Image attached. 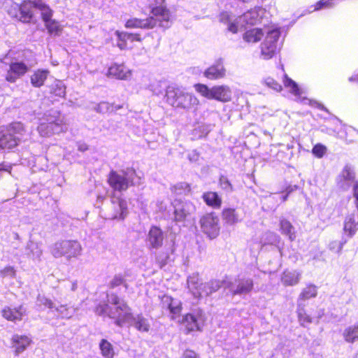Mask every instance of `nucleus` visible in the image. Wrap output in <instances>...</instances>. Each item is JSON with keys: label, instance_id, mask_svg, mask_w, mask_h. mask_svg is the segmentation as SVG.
<instances>
[{"label": "nucleus", "instance_id": "15", "mask_svg": "<svg viewBox=\"0 0 358 358\" xmlns=\"http://www.w3.org/2000/svg\"><path fill=\"white\" fill-rule=\"evenodd\" d=\"M219 219L213 214H206L200 220L201 227L203 233L213 239L216 238L220 232Z\"/></svg>", "mask_w": 358, "mask_h": 358}, {"label": "nucleus", "instance_id": "53", "mask_svg": "<svg viewBox=\"0 0 358 358\" xmlns=\"http://www.w3.org/2000/svg\"><path fill=\"white\" fill-rule=\"evenodd\" d=\"M124 278L122 274H116L110 282L109 286L110 288H115L120 285L124 284Z\"/></svg>", "mask_w": 358, "mask_h": 358}, {"label": "nucleus", "instance_id": "13", "mask_svg": "<svg viewBox=\"0 0 358 358\" xmlns=\"http://www.w3.org/2000/svg\"><path fill=\"white\" fill-rule=\"evenodd\" d=\"M174 208V221L183 222L190 219L196 211L195 206L189 201L175 199L172 203Z\"/></svg>", "mask_w": 358, "mask_h": 358}, {"label": "nucleus", "instance_id": "56", "mask_svg": "<svg viewBox=\"0 0 358 358\" xmlns=\"http://www.w3.org/2000/svg\"><path fill=\"white\" fill-rule=\"evenodd\" d=\"M265 83L268 87L272 88L273 90L277 92H279L282 90V86L271 78H266Z\"/></svg>", "mask_w": 358, "mask_h": 358}, {"label": "nucleus", "instance_id": "58", "mask_svg": "<svg viewBox=\"0 0 358 358\" xmlns=\"http://www.w3.org/2000/svg\"><path fill=\"white\" fill-rule=\"evenodd\" d=\"M11 168V166L8 163H0V178L3 176V173H10Z\"/></svg>", "mask_w": 358, "mask_h": 358}, {"label": "nucleus", "instance_id": "35", "mask_svg": "<svg viewBox=\"0 0 358 358\" xmlns=\"http://www.w3.org/2000/svg\"><path fill=\"white\" fill-rule=\"evenodd\" d=\"M49 71L48 70L38 69L31 76V83L34 87H41L47 79Z\"/></svg>", "mask_w": 358, "mask_h": 358}, {"label": "nucleus", "instance_id": "12", "mask_svg": "<svg viewBox=\"0 0 358 358\" xmlns=\"http://www.w3.org/2000/svg\"><path fill=\"white\" fill-rule=\"evenodd\" d=\"M280 31L275 28L267 32L264 42L261 45V53L264 59H269L275 54L278 47V39Z\"/></svg>", "mask_w": 358, "mask_h": 358}, {"label": "nucleus", "instance_id": "20", "mask_svg": "<svg viewBox=\"0 0 358 358\" xmlns=\"http://www.w3.org/2000/svg\"><path fill=\"white\" fill-rule=\"evenodd\" d=\"M355 178V173L353 169L351 166L347 164L337 178L338 186L343 190H347L352 184L355 185L357 183H354ZM354 187L355 186H353V187Z\"/></svg>", "mask_w": 358, "mask_h": 358}, {"label": "nucleus", "instance_id": "54", "mask_svg": "<svg viewBox=\"0 0 358 358\" xmlns=\"http://www.w3.org/2000/svg\"><path fill=\"white\" fill-rule=\"evenodd\" d=\"M334 0H320L316 3L314 10H319L327 8H332L334 5Z\"/></svg>", "mask_w": 358, "mask_h": 358}, {"label": "nucleus", "instance_id": "63", "mask_svg": "<svg viewBox=\"0 0 358 358\" xmlns=\"http://www.w3.org/2000/svg\"><path fill=\"white\" fill-rule=\"evenodd\" d=\"M71 289L73 292L76 291L78 287L77 281H73V282H71Z\"/></svg>", "mask_w": 358, "mask_h": 358}, {"label": "nucleus", "instance_id": "16", "mask_svg": "<svg viewBox=\"0 0 358 358\" xmlns=\"http://www.w3.org/2000/svg\"><path fill=\"white\" fill-rule=\"evenodd\" d=\"M127 213V201L120 197H111L109 206V218L113 220H124Z\"/></svg>", "mask_w": 358, "mask_h": 358}, {"label": "nucleus", "instance_id": "38", "mask_svg": "<svg viewBox=\"0 0 358 358\" xmlns=\"http://www.w3.org/2000/svg\"><path fill=\"white\" fill-rule=\"evenodd\" d=\"M317 294V287L313 284L308 285L306 287L303 289L302 292L299 296L297 304L303 303V301L314 298Z\"/></svg>", "mask_w": 358, "mask_h": 358}, {"label": "nucleus", "instance_id": "18", "mask_svg": "<svg viewBox=\"0 0 358 358\" xmlns=\"http://www.w3.org/2000/svg\"><path fill=\"white\" fill-rule=\"evenodd\" d=\"M175 250V243L171 242L166 244L162 250H154L150 252L151 255H155V262L159 268H162L169 262L171 255L173 254Z\"/></svg>", "mask_w": 358, "mask_h": 358}, {"label": "nucleus", "instance_id": "39", "mask_svg": "<svg viewBox=\"0 0 358 358\" xmlns=\"http://www.w3.org/2000/svg\"><path fill=\"white\" fill-rule=\"evenodd\" d=\"M280 227L282 234L288 236L291 241L295 239L294 228L289 221L284 218L280 219Z\"/></svg>", "mask_w": 358, "mask_h": 358}, {"label": "nucleus", "instance_id": "61", "mask_svg": "<svg viewBox=\"0 0 358 358\" xmlns=\"http://www.w3.org/2000/svg\"><path fill=\"white\" fill-rule=\"evenodd\" d=\"M348 80L350 83L355 82V83H358V73L357 74H355V75L350 76L348 78Z\"/></svg>", "mask_w": 358, "mask_h": 358}, {"label": "nucleus", "instance_id": "43", "mask_svg": "<svg viewBox=\"0 0 358 358\" xmlns=\"http://www.w3.org/2000/svg\"><path fill=\"white\" fill-rule=\"evenodd\" d=\"M171 191L176 195L182 196L188 194L191 191V188L188 183L181 182L173 185L171 187Z\"/></svg>", "mask_w": 358, "mask_h": 358}, {"label": "nucleus", "instance_id": "2", "mask_svg": "<svg viewBox=\"0 0 358 358\" xmlns=\"http://www.w3.org/2000/svg\"><path fill=\"white\" fill-rule=\"evenodd\" d=\"M110 187L117 192L126 191L130 186L143 184V178L133 168H127L120 171H111L108 176Z\"/></svg>", "mask_w": 358, "mask_h": 358}, {"label": "nucleus", "instance_id": "42", "mask_svg": "<svg viewBox=\"0 0 358 358\" xmlns=\"http://www.w3.org/2000/svg\"><path fill=\"white\" fill-rule=\"evenodd\" d=\"M280 236L274 232L266 231L262 238L261 243L263 245H276L280 243Z\"/></svg>", "mask_w": 358, "mask_h": 358}, {"label": "nucleus", "instance_id": "41", "mask_svg": "<svg viewBox=\"0 0 358 358\" xmlns=\"http://www.w3.org/2000/svg\"><path fill=\"white\" fill-rule=\"evenodd\" d=\"M99 349L101 353L104 358H113L114 349L112 344L106 339H101L99 343Z\"/></svg>", "mask_w": 358, "mask_h": 358}, {"label": "nucleus", "instance_id": "44", "mask_svg": "<svg viewBox=\"0 0 358 358\" xmlns=\"http://www.w3.org/2000/svg\"><path fill=\"white\" fill-rule=\"evenodd\" d=\"M223 219L230 225L234 224L239 222L238 215L234 208H227L222 212Z\"/></svg>", "mask_w": 358, "mask_h": 358}, {"label": "nucleus", "instance_id": "47", "mask_svg": "<svg viewBox=\"0 0 358 358\" xmlns=\"http://www.w3.org/2000/svg\"><path fill=\"white\" fill-rule=\"evenodd\" d=\"M52 92L57 96L63 97L66 94V86L61 80H56L52 85Z\"/></svg>", "mask_w": 358, "mask_h": 358}, {"label": "nucleus", "instance_id": "55", "mask_svg": "<svg viewBox=\"0 0 358 358\" xmlns=\"http://www.w3.org/2000/svg\"><path fill=\"white\" fill-rule=\"evenodd\" d=\"M351 218H345V224H344V231L345 232L349 233V236L351 237L355 231H357V228L355 227L353 224H352V222H350Z\"/></svg>", "mask_w": 358, "mask_h": 358}, {"label": "nucleus", "instance_id": "32", "mask_svg": "<svg viewBox=\"0 0 358 358\" xmlns=\"http://www.w3.org/2000/svg\"><path fill=\"white\" fill-rule=\"evenodd\" d=\"M219 20L220 22L227 25L228 31L235 34L238 31V24L237 18L232 20L231 14L227 11H222L219 15Z\"/></svg>", "mask_w": 358, "mask_h": 358}, {"label": "nucleus", "instance_id": "6", "mask_svg": "<svg viewBox=\"0 0 358 358\" xmlns=\"http://www.w3.org/2000/svg\"><path fill=\"white\" fill-rule=\"evenodd\" d=\"M25 129L21 122H13L0 129V150L12 149L21 141Z\"/></svg>", "mask_w": 358, "mask_h": 358}, {"label": "nucleus", "instance_id": "34", "mask_svg": "<svg viewBox=\"0 0 358 358\" xmlns=\"http://www.w3.org/2000/svg\"><path fill=\"white\" fill-rule=\"evenodd\" d=\"M119 41L117 43V46L121 49L124 50L127 47V41H141V38L140 37V34L138 33H128V32H117Z\"/></svg>", "mask_w": 358, "mask_h": 358}, {"label": "nucleus", "instance_id": "17", "mask_svg": "<svg viewBox=\"0 0 358 358\" xmlns=\"http://www.w3.org/2000/svg\"><path fill=\"white\" fill-rule=\"evenodd\" d=\"M164 239V234L162 230L158 227L152 226L146 236V247L150 252L158 250L162 248Z\"/></svg>", "mask_w": 358, "mask_h": 358}, {"label": "nucleus", "instance_id": "10", "mask_svg": "<svg viewBox=\"0 0 358 358\" xmlns=\"http://www.w3.org/2000/svg\"><path fill=\"white\" fill-rule=\"evenodd\" d=\"M152 16L157 21L159 27L164 30L170 27L171 15L169 10L164 5V0H148Z\"/></svg>", "mask_w": 358, "mask_h": 358}, {"label": "nucleus", "instance_id": "57", "mask_svg": "<svg viewBox=\"0 0 358 358\" xmlns=\"http://www.w3.org/2000/svg\"><path fill=\"white\" fill-rule=\"evenodd\" d=\"M1 275L3 277H14L15 275V270L13 266H6L3 270L1 271Z\"/></svg>", "mask_w": 358, "mask_h": 358}, {"label": "nucleus", "instance_id": "30", "mask_svg": "<svg viewBox=\"0 0 358 358\" xmlns=\"http://www.w3.org/2000/svg\"><path fill=\"white\" fill-rule=\"evenodd\" d=\"M108 74L117 79L125 80L131 73L124 65L115 64L108 69Z\"/></svg>", "mask_w": 358, "mask_h": 358}, {"label": "nucleus", "instance_id": "4", "mask_svg": "<svg viewBox=\"0 0 358 358\" xmlns=\"http://www.w3.org/2000/svg\"><path fill=\"white\" fill-rule=\"evenodd\" d=\"M47 6L41 0H24L20 4L14 3L8 10V14L24 23H29L34 18V10H40L42 15L43 7Z\"/></svg>", "mask_w": 358, "mask_h": 358}, {"label": "nucleus", "instance_id": "40", "mask_svg": "<svg viewBox=\"0 0 358 358\" xmlns=\"http://www.w3.org/2000/svg\"><path fill=\"white\" fill-rule=\"evenodd\" d=\"M263 32L261 29L254 28L243 34V39L248 43H256L261 40Z\"/></svg>", "mask_w": 358, "mask_h": 358}, {"label": "nucleus", "instance_id": "24", "mask_svg": "<svg viewBox=\"0 0 358 358\" xmlns=\"http://www.w3.org/2000/svg\"><path fill=\"white\" fill-rule=\"evenodd\" d=\"M227 283L225 280L213 279L200 285V297L208 296L218 291L221 287H225Z\"/></svg>", "mask_w": 358, "mask_h": 358}, {"label": "nucleus", "instance_id": "48", "mask_svg": "<svg viewBox=\"0 0 358 358\" xmlns=\"http://www.w3.org/2000/svg\"><path fill=\"white\" fill-rule=\"evenodd\" d=\"M114 104H110L108 102L102 101L97 104L94 110L99 113H111L114 110Z\"/></svg>", "mask_w": 358, "mask_h": 358}, {"label": "nucleus", "instance_id": "23", "mask_svg": "<svg viewBox=\"0 0 358 358\" xmlns=\"http://www.w3.org/2000/svg\"><path fill=\"white\" fill-rule=\"evenodd\" d=\"M43 13L41 15L42 19L45 22V27L50 34L59 35L62 29L60 28L58 22L52 19V11L48 6L44 7Z\"/></svg>", "mask_w": 358, "mask_h": 358}, {"label": "nucleus", "instance_id": "3", "mask_svg": "<svg viewBox=\"0 0 358 358\" xmlns=\"http://www.w3.org/2000/svg\"><path fill=\"white\" fill-rule=\"evenodd\" d=\"M44 120L45 121L41 122L37 128L41 136L48 137L67 130L64 118L57 110L52 109L47 111L44 114Z\"/></svg>", "mask_w": 358, "mask_h": 358}, {"label": "nucleus", "instance_id": "19", "mask_svg": "<svg viewBox=\"0 0 358 358\" xmlns=\"http://www.w3.org/2000/svg\"><path fill=\"white\" fill-rule=\"evenodd\" d=\"M226 69L224 65V59L219 58L203 72V76L209 80H219L225 77Z\"/></svg>", "mask_w": 358, "mask_h": 358}, {"label": "nucleus", "instance_id": "11", "mask_svg": "<svg viewBox=\"0 0 358 358\" xmlns=\"http://www.w3.org/2000/svg\"><path fill=\"white\" fill-rule=\"evenodd\" d=\"M206 322L204 312L200 308L193 309L183 316L182 323L185 327L187 334L194 331H202Z\"/></svg>", "mask_w": 358, "mask_h": 358}, {"label": "nucleus", "instance_id": "60", "mask_svg": "<svg viewBox=\"0 0 358 358\" xmlns=\"http://www.w3.org/2000/svg\"><path fill=\"white\" fill-rule=\"evenodd\" d=\"M182 358H199V357L195 352L187 350L183 353Z\"/></svg>", "mask_w": 358, "mask_h": 358}, {"label": "nucleus", "instance_id": "14", "mask_svg": "<svg viewBox=\"0 0 358 358\" xmlns=\"http://www.w3.org/2000/svg\"><path fill=\"white\" fill-rule=\"evenodd\" d=\"M225 287L229 289L232 295L245 296L253 289L254 281L250 278H241L234 282H227Z\"/></svg>", "mask_w": 358, "mask_h": 358}, {"label": "nucleus", "instance_id": "37", "mask_svg": "<svg viewBox=\"0 0 358 358\" xmlns=\"http://www.w3.org/2000/svg\"><path fill=\"white\" fill-rule=\"evenodd\" d=\"M344 340L347 343H353L358 341V322L348 327L343 332Z\"/></svg>", "mask_w": 358, "mask_h": 358}, {"label": "nucleus", "instance_id": "33", "mask_svg": "<svg viewBox=\"0 0 358 358\" xmlns=\"http://www.w3.org/2000/svg\"><path fill=\"white\" fill-rule=\"evenodd\" d=\"M301 273L296 271H285L282 275V282L285 286H294L299 283Z\"/></svg>", "mask_w": 358, "mask_h": 358}, {"label": "nucleus", "instance_id": "28", "mask_svg": "<svg viewBox=\"0 0 358 358\" xmlns=\"http://www.w3.org/2000/svg\"><path fill=\"white\" fill-rule=\"evenodd\" d=\"M12 342L15 348V354L19 355L27 349L31 341L27 336L15 334L13 336Z\"/></svg>", "mask_w": 358, "mask_h": 358}, {"label": "nucleus", "instance_id": "36", "mask_svg": "<svg viewBox=\"0 0 358 358\" xmlns=\"http://www.w3.org/2000/svg\"><path fill=\"white\" fill-rule=\"evenodd\" d=\"M203 199L208 206L218 208L221 206L222 199L217 192H208L203 194Z\"/></svg>", "mask_w": 358, "mask_h": 358}, {"label": "nucleus", "instance_id": "21", "mask_svg": "<svg viewBox=\"0 0 358 358\" xmlns=\"http://www.w3.org/2000/svg\"><path fill=\"white\" fill-rule=\"evenodd\" d=\"M262 9L260 7H255L253 9L248 10L243 15L237 17V23L238 27H243L245 25H255L260 20L259 12Z\"/></svg>", "mask_w": 358, "mask_h": 358}, {"label": "nucleus", "instance_id": "22", "mask_svg": "<svg viewBox=\"0 0 358 358\" xmlns=\"http://www.w3.org/2000/svg\"><path fill=\"white\" fill-rule=\"evenodd\" d=\"M29 70L28 66L23 62H12L10 64V69L8 71L6 80L10 83H15L16 80Z\"/></svg>", "mask_w": 358, "mask_h": 358}, {"label": "nucleus", "instance_id": "7", "mask_svg": "<svg viewBox=\"0 0 358 358\" xmlns=\"http://www.w3.org/2000/svg\"><path fill=\"white\" fill-rule=\"evenodd\" d=\"M80 243L75 240H60L50 247V252L55 258L64 257L67 260L81 255Z\"/></svg>", "mask_w": 358, "mask_h": 358}, {"label": "nucleus", "instance_id": "8", "mask_svg": "<svg viewBox=\"0 0 358 358\" xmlns=\"http://www.w3.org/2000/svg\"><path fill=\"white\" fill-rule=\"evenodd\" d=\"M125 304V301L120 299V297L113 293L107 294V303L104 304H99L96 307V313L99 315H106L111 319H113L115 322L119 320L118 316H121L122 311L120 310V307L122 308V305Z\"/></svg>", "mask_w": 358, "mask_h": 358}, {"label": "nucleus", "instance_id": "62", "mask_svg": "<svg viewBox=\"0 0 358 358\" xmlns=\"http://www.w3.org/2000/svg\"><path fill=\"white\" fill-rule=\"evenodd\" d=\"M297 189V186L296 185H294V186H289L288 187H287L286 190H285V192L287 194H288V195L292 192L293 191L296 190Z\"/></svg>", "mask_w": 358, "mask_h": 358}, {"label": "nucleus", "instance_id": "25", "mask_svg": "<svg viewBox=\"0 0 358 358\" xmlns=\"http://www.w3.org/2000/svg\"><path fill=\"white\" fill-rule=\"evenodd\" d=\"M127 28H141L150 29L157 27V21L153 17H147L145 19L132 18L128 20L125 24Z\"/></svg>", "mask_w": 358, "mask_h": 358}, {"label": "nucleus", "instance_id": "9", "mask_svg": "<svg viewBox=\"0 0 358 358\" xmlns=\"http://www.w3.org/2000/svg\"><path fill=\"white\" fill-rule=\"evenodd\" d=\"M194 87L196 92L208 99L227 102L231 99V91L227 85H217L210 88L204 84H196Z\"/></svg>", "mask_w": 358, "mask_h": 358}, {"label": "nucleus", "instance_id": "29", "mask_svg": "<svg viewBox=\"0 0 358 358\" xmlns=\"http://www.w3.org/2000/svg\"><path fill=\"white\" fill-rule=\"evenodd\" d=\"M187 285L190 292L194 298H200V285H203L200 282L198 273H194L187 278Z\"/></svg>", "mask_w": 358, "mask_h": 358}, {"label": "nucleus", "instance_id": "26", "mask_svg": "<svg viewBox=\"0 0 358 358\" xmlns=\"http://www.w3.org/2000/svg\"><path fill=\"white\" fill-rule=\"evenodd\" d=\"M26 313V309L23 306H20L17 308H11L9 306H6L1 310L2 316L7 320L11 322L20 321L22 317Z\"/></svg>", "mask_w": 358, "mask_h": 358}, {"label": "nucleus", "instance_id": "46", "mask_svg": "<svg viewBox=\"0 0 358 358\" xmlns=\"http://www.w3.org/2000/svg\"><path fill=\"white\" fill-rule=\"evenodd\" d=\"M55 309L57 313V316L64 319L71 318L75 313V309L67 307L66 305L55 306Z\"/></svg>", "mask_w": 358, "mask_h": 358}, {"label": "nucleus", "instance_id": "1", "mask_svg": "<svg viewBox=\"0 0 358 358\" xmlns=\"http://www.w3.org/2000/svg\"><path fill=\"white\" fill-rule=\"evenodd\" d=\"M165 97L169 105L187 112L194 109L199 104V100L194 94L176 85L166 87Z\"/></svg>", "mask_w": 358, "mask_h": 358}, {"label": "nucleus", "instance_id": "27", "mask_svg": "<svg viewBox=\"0 0 358 358\" xmlns=\"http://www.w3.org/2000/svg\"><path fill=\"white\" fill-rule=\"evenodd\" d=\"M162 307L169 310L170 313L178 315L182 310V303L180 300L170 296L164 295L162 299Z\"/></svg>", "mask_w": 358, "mask_h": 358}, {"label": "nucleus", "instance_id": "52", "mask_svg": "<svg viewBox=\"0 0 358 358\" xmlns=\"http://www.w3.org/2000/svg\"><path fill=\"white\" fill-rule=\"evenodd\" d=\"M327 148L324 145L320 143L315 145L312 150L313 154L318 158L322 157L325 154Z\"/></svg>", "mask_w": 358, "mask_h": 358}, {"label": "nucleus", "instance_id": "45", "mask_svg": "<svg viewBox=\"0 0 358 358\" xmlns=\"http://www.w3.org/2000/svg\"><path fill=\"white\" fill-rule=\"evenodd\" d=\"M305 303H300L297 304V314L299 320L301 322V324L302 326H306V324H310L312 322L311 317L307 315L305 312Z\"/></svg>", "mask_w": 358, "mask_h": 358}, {"label": "nucleus", "instance_id": "49", "mask_svg": "<svg viewBox=\"0 0 358 358\" xmlns=\"http://www.w3.org/2000/svg\"><path fill=\"white\" fill-rule=\"evenodd\" d=\"M219 185L220 188L227 193H231L234 191L233 185L225 176H221L220 177Z\"/></svg>", "mask_w": 358, "mask_h": 358}, {"label": "nucleus", "instance_id": "51", "mask_svg": "<svg viewBox=\"0 0 358 358\" xmlns=\"http://www.w3.org/2000/svg\"><path fill=\"white\" fill-rule=\"evenodd\" d=\"M284 83L286 87H289L291 88L292 93H293L295 95L300 94V90L297 84L291 78H288L287 76H285Z\"/></svg>", "mask_w": 358, "mask_h": 358}, {"label": "nucleus", "instance_id": "5", "mask_svg": "<svg viewBox=\"0 0 358 358\" xmlns=\"http://www.w3.org/2000/svg\"><path fill=\"white\" fill-rule=\"evenodd\" d=\"M120 310L122 311L121 316H118L119 320L115 322V324L117 327H122L124 325L132 326L136 330L141 332H148L150 324L148 319L143 317L142 314L134 315L131 308L125 302L122 305Z\"/></svg>", "mask_w": 358, "mask_h": 358}, {"label": "nucleus", "instance_id": "64", "mask_svg": "<svg viewBox=\"0 0 358 358\" xmlns=\"http://www.w3.org/2000/svg\"><path fill=\"white\" fill-rule=\"evenodd\" d=\"M80 151L84 152L87 150V146L85 144L80 145L78 148Z\"/></svg>", "mask_w": 358, "mask_h": 358}, {"label": "nucleus", "instance_id": "50", "mask_svg": "<svg viewBox=\"0 0 358 358\" xmlns=\"http://www.w3.org/2000/svg\"><path fill=\"white\" fill-rule=\"evenodd\" d=\"M36 302L38 306H43L45 308H50V310H52L55 308V303L50 299L46 298L44 296L38 295Z\"/></svg>", "mask_w": 358, "mask_h": 358}, {"label": "nucleus", "instance_id": "59", "mask_svg": "<svg viewBox=\"0 0 358 358\" xmlns=\"http://www.w3.org/2000/svg\"><path fill=\"white\" fill-rule=\"evenodd\" d=\"M199 153L196 150H192L188 154V159L192 162H196L199 159Z\"/></svg>", "mask_w": 358, "mask_h": 358}, {"label": "nucleus", "instance_id": "31", "mask_svg": "<svg viewBox=\"0 0 358 358\" xmlns=\"http://www.w3.org/2000/svg\"><path fill=\"white\" fill-rule=\"evenodd\" d=\"M43 251L38 243L29 241L25 248V255L32 259L40 260Z\"/></svg>", "mask_w": 358, "mask_h": 358}]
</instances>
